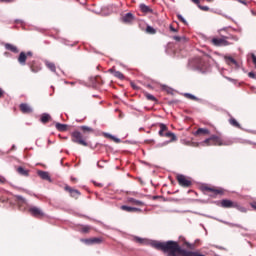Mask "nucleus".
Returning a JSON list of instances; mask_svg holds the SVG:
<instances>
[{
  "label": "nucleus",
  "instance_id": "nucleus-6",
  "mask_svg": "<svg viewBox=\"0 0 256 256\" xmlns=\"http://www.w3.org/2000/svg\"><path fill=\"white\" fill-rule=\"evenodd\" d=\"M176 180L178 182V185H180V187L189 188L193 185L191 178H188L187 176L182 175V174H178L176 176Z\"/></svg>",
  "mask_w": 256,
  "mask_h": 256
},
{
  "label": "nucleus",
  "instance_id": "nucleus-54",
  "mask_svg": "<svg viewBox=\"0 0 256 256\" xmlns=\"http://www.w3.org/2000/svg\"><path fill=\"white\" fill-rule=\"evenodd\" d=\"M215 0H206V3H213Z\"/></svg>",
  "mask_w": 256,
  "mask_h": 256
},
{
  "label": "nucleus",
  "instance_id": "nucleus-4",
  "mask_svg": "<svg viewBox=\"0 0 256 256\" xmlns=\"http://www.w3.org/2000/svg\"><path fill=\"white\" fill-rule=\"evenodd\" d=\"M202 191L210 193V197H217V195H225V189L215 186L204 185L202 186Z\"/></svg>",
  "mask_w": 256,
  "mask_h": 256
},
{
  "label": "nucleus",
  "instance_id": "nucleus-25",
  "mask_svg": "<svg viewBox=\"0 0 256 256\" xmlns=\"http://www.w3.org/2000/svg\"><path fill=\"white\" fill-rule=\"evenodd\" d=\"M46 67L52 71V73H55L57 71V67L55 66V63L46 61L45 62Z\"/></svg>",
  "mask_w": 256,
  "mask_h": 256
},
{
  "label": "nucleus",
  "instance_id": "nucleus-51",
  "mask_svg": "<svg viewBox=\"0 0 256 256\" xmlns=\"http://www.w3.org/2000/svg\"><path fill=\"white\" fill-rule=\"evenodd\" d=\"M192 1L195 3V5H199V3H201L200 0H192Z\"/></svg>",
  "mask_w": 256,
  "mask_h": 256
},
{
  "label": "nucleus",
  "instance_id": "nucleus-41",
  "mask_svg": "<svg viewBox=\"0 0 256 256\" xmlns=\"http://www.w3.org/2000/svg\"><path fill=\"white\" fill-rule=\"evenodd\" d=\"M199 9H201V11H209V7L208 6H202V5H198Z\"/></svg>",
  "mask_w": 256,
  "mask_h": 256
},
{
  "label": "nucleus",
  "instance_id": "nucleus-46",
  "mask_svg": "<svg viewBox=\"0 0 256 256\" xmlns=\"http://www.w3.org/2000/svg\"><path fill=\"white\" fill-rule=\"evenodd\" d=\"M170 31H172V33H177V29H175L173 25H170Z\"/></svg>",
  "mask_w": 256,
  "mask_h": 256
},
{
  "label": "nucleus",
  "instance_id": "nucleus-56",
  "mask_svg": "<svg viewBox=\"0 0 256 256\" xmlns=\"http://www.w3.org/2000/svg\"><path fill=\"white\" fill-rule=\"evenodd\" d=\"M101 79V76H96V81H99Z\"/></svg>",
  "mask_w": 256,
  "mask_h": 256
},
{
  "label": "nucleus",
  "instance_id": "nucleus-43",
  "mask_svg": "<svg viewBox=\"0 0 256 256\" xmlns=\"http://www.w3.org/2000/svg\"><path fill=\"white\" fill-rule=\"evenodd\" d=\"M248 77H250V79H256V75L254 72H249Z\"/></svg>",
  "mask_w": 256,
  "mask_h": 256
},
{
  "label": "nucleus",
  "instance_id": "nucleus-3",
  "mask_svg": "<svg viewBox=\"0 0 256 256\" xmlns=\"http://www.w3.org/2000/svg\"><path fill=\"white\" fill-rule=\"evenodd\" d=\"M203 144L206 147H209L211 145H217L219 147H222V146L232 145L233 142L227 141V140H222L221 137H219L217 135H212L210 138L205 139L203 141Z\"/></svg>",
  "mask_w": 256,
  "mask_h": 256
},
{
  "label": "nucleus",
  "instance_id": "nucleus-19",
  "mask_svg": "<svg viewBox=\"0 0 256 256\" xmlns=\"http://www.w3.org/2000/svg\"><path fill=\"white\" fill-rule=\"evenodd\" d=\"M14 201H16V203H18V205H27V200L25 198H23V196L15 195Z\"/></svg>",
  "mask_w": 256,
  "mask_h": 256
},
{
  "label": "nucleus",
  "instance_id": "nucleus-27",
  "mask_svg": "<svg viewBox=\"0 0 256 256\" xmlns=\"http://www.w3.org/2000/svg\"><path fill=\"white\" fill-rule=\"evenodd\" d=\"M211 133L209 129L207 128H199L196 132L195 135H209Z\"/></svg>",
  "mask_w": 256,
  "mask_h": 256
},
{
  "label": "nucleus",
  "instance_id": "nucleus-23",
  "mask_svg": "<svg viewBox=\"0 0 256 256\" xmlns=\"http://www.w3.org/2000/svg\"><path fill=\"white\" fill-rule=\"evenodd\" d=\"M128 203H132V205H138V207H143V205H145V203L135 198H128Z\"/></svg>",
  "mask_w": 256,
  "mask_h": 256
},
{
  "label": "nucleus",
  "instance_id": "nucleus-49",
  "mask_svg": "<svg viewBox=\"0 0 256 256\" xmlns=\"http://www.w3.org/2000/svg\"><path fill=\"white\" fill-rule=\"evenodd\" d=\"M0 183H5V177L0 176Z\"/></svg>",
  "mask_w": 256,
  "mask_h": 256
},
{
  "label": "nucleus",
  "instance_id": "nucleus-42",
  "mask_svg": "<svg viewBox=\"0 0 256 256\" xmlns=\"http://www.w3.org/2000/svg\"><path fill=\"white\" fill-rule=\"evenodd\" d=\"M131 213H139V212H141V209H139V208H135V207H131Z\"/></svg>",
  "mask_w": 256,
  "mask_h": 256
},
{
  "label": "nucleus",
  "instance_id": "nucleus-24",
  "mask_svg": "<svg viewBox=\"0 0 256 256\" xmlns=\"http://www.w3.org/2000/svg\"><path fill=\"white\" fill-rule=\"evenodd\" d=\"M140 11H142V13H153V9L145 4H140Z\"/></svg>",
  "mask_w": 256,
  "mask_h": 256
},
{
  "label": "nucleus",
  "instance_id": "nucleus-52",
  "mask_svg": "<svg viewBox=\"0 0 256 256\" xmlns=\"http://www.w3.org/2000/svg\"><path fill=\"white\" fill-rule=\"evenodd\" d=\"M239 3H242V5H247V2H245V0H238Z\"/></svg>",
  "mask_w": 256,
  "mask_h": 256
},
{
  "label": "nucleus",
  "instance_id": "nucleus-11",
  "mask_svg": "<svg viewBox=\"0 0 256 256\" xmlns=\"http://www.w3.org/2000/svg\"><path fill=\"white\" fill-rule=\"evenodd\" d=\"M82 243H86V245H99L103 243V239L101 238H89V239H83Z\"/></svg>",
  "mask_w": 256,
  "mask_h": 256
},
{
  "label": "nucleus",
  "instance_id": "nucleus-26",
  "mask_svg": "<svg viewBox=\"0 0 256 256\" xmlns=\"http://www.w3.org/2000/svg\"><path fill=\"white\" fill-rule=\"evenodd\" d=\"M30 69L32 73H39L41 66L37 65L35 62L30 63Z\"/></svg>",
  "mask_w": 256,
  "mask_h": 256
},
{
  "label": "nucleus",
  "instance_id": "nucleus-17",
  "mask_svg": "<svg viewBox=\"0 0 256 256\" xmlns=\"http://www.w3.org/2000/svg\"><path fill=\"white\" fill-rule=\"evenodd\" d=\"M135 19V17L133 16L132 13H127L125 14V16H123L122 20L124 23H133V20Z\"/></svg>",
  "mask_w": 256,
  "mask_h": 256
},
{
  "label": "nucleus",
  "instance_id": "nucleus-10",
  "mask_svg": "<svg viewBox=\"0 0 256 256\" xmlns=\"http://www.w3.org/2000/svg\"><path fill=\"white\" fill-rule=\"evenodd\" d=\"M19 109L24 115H30V113H33V108L27 103L20 104Z\"/></svg>",
  "mask_w": 256,
  "mask_h": 256
},
{
  "label": "nucleus",
  "instance_id": "nucleus-14",
  "mask_svg": "<svg viewBox=\"0 0 256 256\" xmlns=\"http://www.w3.org/2000/svg\"><path fill=\"white\" fill-rule=\"evenodd\" d=\"M38 176L41 177L44 181H51V176H49V172L39 170L37 172Z\"/></svg>",
  "mask_w": 256,
  "mask_h": 256
},
{
  "label": "nucleus",
  "instance_id": "nucleus-7",
  "mask_svg": "<svg viewBox=\"0 0 256 256\" xmlns=\"http://www.w3.org/2000/svg\"><path fill=\"white\" fill-rule=\"evenodd\" d=\"M211 43L215 47H227V45H230V43L227 41V37L213 38Z\"/></svg>",
  "mask_w": 256,
  "mask_h": 256
},
{
  "label": "nucleus",
  "instance_id": "nucleus-5",
  "mask_svg": "<svg viewBox=\"0 0 256 256\" xmlns=\"http://www.w3.org/2000/svg\"><path fill=\"white\" fill-rule=\"evenodd\" d=\"M28 213H30L32 217H35V219H44L45 217V212L43 209L37 206H29Z\"/></svg>",
  "mask_w": 256,
  "mask_h": 256
},
{
  "label": "nucleus",
  "instance_id": "nucleus-44",
  "mask_svg": "<svg viewBox=\"0 0 256 256\" xmlns=\"http://www.w3.org/2000/svg\"><path fill=\"white\" fill-rule=\"evenodd\" d=\"M252 63L255 65V68H256V56H255V54H252Z\"/></svg>",
  "mask_w": 256,
  "mask_h": 256
},
{
  "label": "nucleus",
  "instance_id": "nucleus-37",
  "mask_svg": "<svg viewBox=\"0 0 256 256\" xmlns=\"http://www.w3.org/2000/svg\"><path fill=\"white\" fill-rule=\"evenodd\" d=\"M120 209H121L122 211H126L127 213H131V211H132L131 206H126V205H122V206L120 207Z\"/></svg>",
  "mask_w": 256,
  "mask_h": 256
},
{
  "label": "nucleus",
  "instance_id": "nucleus-20",
  "mask_svg": "<svg viewBox=\"0 0 256 256\" xmlns=\"http://www.w3.org/2000/svg\"><path fill=\"white\" fill-rule=\"evenodd\" d=\"M164 137H168V139H170V141H168V143H173V142L177 141V136L173 132H166L164 134Z\"/></svg>",
  "mask_w": 256,
  "mask_h": 256
},
{
  "label": "nucleus",
  "instance_id": "nucleus-34",
  "mask_svg": "<svg viewBox=\"0 0 256 256\" xmlns=\"http://www.w3.org/2000/svg\"><path fill=\"white\" fill-rule=\"evenodd\" d=\"M146 33H149V35H155V33H157V30H155V28H153L151 26H147Z\"/></svg>",
  "mask_w": 256,
  "mask_h": 256
},
{
  "label": "nucleus",
  "instance_id": "nucleus-12",
  "mask_svg": "<svg viewBox=\"0 0 256 256\" xmlns=\"http://www.w3.org/2000/svg\"><path fill=\"white\" fill-rule=\"evenodd\" d=\"M207 59H209V57L204 56L202 58H198L197 59V68L198 69H205V67H207Z\"/></svg>",
  "mask_w": 256,
  "mask_h": 256
},
{
  "label": "nucleus",
  "instance_id": "nucleus-1",
  "mask_svg": "<svg viewBox=\"0 0 256 256\" xmlns=\"http://www.w3.org/2000/svg\"><path fill=\"white\" fill-rule=\"evenodd\" d=\"M151 245L152 247H154V249H157L158 251H163V253H167L168 256H205L203 254H200L199 252H191L185 249H181L179 243L175 241H154L151 243Z\"/></svg>",
  "mask_w": 256,
  "mask_h": 256
},
{
  "label": "nucleus",
  "instance_id": "nucleus-21",
  "mask_svg": "<svg viewBox=\"0 0 256 256\" xmlns=\"http://www.w3.org/2000/svg\"><path fill=\"white\" fill-rule=\"evenodd\" d=\"M18 63H20V65H25V63H27V54H25V52L20 53Z\"/></svg>",
  "mask_w": 256,
  "mask_h": 256
},
{
  "label": "nucleus",
  "instance_id": "nucleus-36",
  "mask_svg": "<svg viewBox=\"0 0 256 256\" xmlns=\"http://www.w3.org/2000/svg\"><path fill=\"white\" fill-rule=\"evenodd\" d=\"M89 231H91L90 226H81L80 228V233H89Z\"/></svg>",
  "mask_w": 256,
  "mask_h": 256
},
{
  "label": "nucleus",
  "instance_id": "nucleus-39",
  "mask_svg": "<svg viewBox=\"0 0 256 256\" xmlns=\"http://www.w3.org/2000/svg\"><path fill=\"white\" fill-rule=\"evenodd\" d=\"M234 209H238V211H241V213H246L247 209H245V207L240 206L237 204V206H234Z\"/></svg>",
  "mask_w": 256,
  "mask_h": 256
},
{
  "label": "nucleus",
  "instance_id": "nucleus-38",
  "mask_svg": "<svg viewBox=\"0 0 256 256\" xmlns=\"http://www.w3.org/2000/svg\"><path fill=\"white\" fill-rule=\"evenodd\" d=\"M136 243H140V245H145L147 243V240L143 238L136 237L135 238Z\"/></svg>",
  "mask_w": 256,
  "mask_h": 256
},
{
  "label": "nucleus",
  "instance_id": "nucleus-28",
  "mask_svg": "<svg viewBox=\"0 0 256 256\" xmlns=\"http://www.w3.org/2000/svg\"><path fill=\"white\" fill-rule=\"evenodd\" d=\"M144 96L146 97V99L148 101H153L154 103H157V98L155 96H153L152 94H150L149 92H145Z\"/></svg>",
  "mask_w": 256,
  "mask_h": 256
},
{
  "label": "nucleus",
  "instance_id": "nucleus-16",
  "mask_svg": "<svg viewBox=\"0 0 256 256\" xmlns=\"http://www.w3.org/2000/svg\"><path fill=\"white\" fill-rule=\"evenodd\" d=\"M4 47L7 49V51H11L12 53H19V49L13 44L6 43Z\"/></svg>",
  "mask_w": 256,
  "mask_h": 256
},
{
  "label": "nucleus",
  "instance_id": "nucleus-18",
  "mask_svg": "<svg viewBox=\"0 0 256 256\" xmlns=\"http://www.w3.org/2000/svg\"><path fill=\"white\" fill-rule=\"evenodd\" d=\"M228 123H230L232 127H235L236 129H241V124H239L237 119H235L233 116H230Z\"/></svg>",
  "mask_w": 256,
  "mask_h": 256
},
{
  "label": "nucleus",
  "instance_id": "nucleus-47",
  "mask_svg": "<svg viewBox=\"0 0 256 256\" xmlns=\"http://www.w3.org/2000/svg\"><path fill=\"white\" fill-rule=\"evenodd\" d=\"M3 95H5V91H3V89L0 88V99L3 97Z\"/></svg>",
  "mask_w": 256,
  "mask_h": 256
},
{
  "label": "nucleus",
  "instance_id": "nucleus-2",
  "mask_svg": "<svg viewBox=\"0 0 256 256\" xmlns=\"http://www.w3.org/2000/svg\"><path fill=\"white\" fill-rule=\"evenodd\" d=\"M80 129L82 133L78 130L71 133V141L77 145H82V147H89V144L87 143V134L95 133V130L89 126H80Z\"/></svg>",
  "mask_w": 256,
  "mask_h": 256
},
{
  "label": "nucleus",
  "instance_id": "nucleus-40",
  "mask_svg": "<svg viewBox=\"0 0 256 256\" xmlns=\"http://www.w3.org/2000/svg\"><path fill=\"white\" fill-rule=\"evenodd\" d=\"M177 18L179 19V21H181L182 23L186 24L187 21H185V18H183V16L181 14L177 15Z\"/></svg>",
  "mask_w": 256,
  "mask_h": 256
},
{
  "label": "nucleus",
  "instance_id": "nucleus-15",
  "mask_svg": "<svg viewBox=\"0 0 256 256\" xmlns=\"http://www.w3.org/2000/svg\"><path fill=\"white\" fill-rule=\"evenodd\" d=\"M17 173L19 175H22V177H29V170L25 169L24 167L22 166H19L17 169H16Z\"/></svg>",
  "mask_w": 256,
  "mask_h": 256
},
{
  "label": "nucleus",
  "instance_id": "nucleus-29",
  "mask_svg": "<svg viewBox=\"0 0 256 256\" xmlns=\"http://www.w3.org/2000/svg\"><path fill=\"white\" fill-rule=\"evenodd\" d=\"M159 127H160V131H159L160 137H165V131H167V129H168L167 125L160 124Z\"/></svg>",
  "mask_w": 256,
  "mask_h": 256
},
{
  "label": "nucleus",
  "instance_id": "nucleus-9",
  "mask_svg": "<svg viewBox=\"0 0 256 256\" xmlns=\"http://www.w3.org/2000/svg\"><path fill=\"white\" fill-rule=\"evenodd\" d=\"M220 207H223V209H234V207H237V202H233L231 200L223 199L220 202Z\"/></svg>",
  "mask_w": 256,
  "mask_h": 256
},
{
  "label": "nucleus",
  "instance_id": "nucleus-33",
  "mask_svg": "<svg viewBox=\"0 0 256 256\" xmlns=\"http://www.w3.org/2000/svg\"><path fill=\"white\" fill-rule=\"evenodd\" d=\"M184 97H186V99H190L191 101H199V98H197L193 94L186 93V94H184Z\"/></svg>",
  "mask_w": 256,
  "mask_h": 256
},
{
  "label": "nucleus",
  "instance_id": "nucleus-45",
  "mask_svg": "<svg viewBox=\"0 0 256 256\" xmlns=\"http://www.w3.org/2000/svg\"><path fill=\"white\" fill-rule=\"evenodd\" d=\"M1 3H13L15 0H0Z\"/></svg>",
  "mask_w": 256,
  "mask_h": 256
},
{
  "label": "nucleus",
  "instance_id": "nucleus-32",
  "mask_svg": "<svg viewBox=\"0 0 256 256\" xmlns=\"http://www.w3.org/2000/svg\"><path fill=\"white\" fill-rule=\"evenodd\" d=\"M104 137H106V139H111L115 143H119V141H120L118 138H116L115 136H113V135H111L109 133H105Z\"/></svg>",
  "mask_w": 256,
  "mask_h": 256
},
{
  "label": "nucleus",
  "instance_id": "nucleus-13",
  "mask_svg": "<svg viewBox=\"0 0 256 256\" xmlns=\"http://www.w3.org/2000/svg\"><path fill=\"white\" fill-rule=\"evenodd\" d=\"M108 73H112V75H114V77H116V79H120L121 81H123V79H125V75H123V73H121L120 71L115 70V68L109 69Z\"/></svg>",
  "mask_w": 256,
  "mask_h": 256
},
{
  "label": "nucleus",
  "instance_id": "nucleus-30",
  "mask_svg": "<svg viewBox=\"0 0 256 256\" xmlns=\"http://www.w3.org/2000/svg\"><path fill=\"white\" fill-rule=\"evenodd\" d=\"M173 39L178 43H186L187 41V38L185 36H174Z\"/></svg>",
  "mask_w": 256,
  "mask_h": 256
},
{
  "label": "nucleus",
  "instance_id": "nucleus-48",
  "mask_svg": "<svg viewBox=\"0 0 256 256\" xmlns=\"http://www.w3.org/2000/svg\"><path fill=\"white\" fill-rule=\"evenodd\" d=\"M27 57H33V52H27V53H26V58H27Z\"/></svg>",
  "mask_w": 256,
  "mask_h": 256
},
{
  "label": "nucleus",
  "instance_id": "nucleus-50",
  "mask_svg": "<svg viewBox=\"0 0 256 256\" xmlns=\"http://www.w3.org/2000/svg\"><path fill=\"white\" fill-rule=\"evenodd\" d=\"M251 207H252V209H254V210L256 211V202H253V203L251 204Z\"/></svg>",
  "mask_w": 256,
  "mask_h": 256
},
{
  "label": "nucleus",
  "instance_id": "nucleus-31",
  "mask_svg": "<svg viewBox=\"0 0 256 256\" xmlns=\"http://www.w3.org/2000/svg\"><path fill=\"white\" fill-rule=\"evenodd\" d=\"M55 127H56L57 131H66L67 130L66 124L56 123Z\"/></svg>",
  "mask_w": 256,
  "mask_h": 256
},
{
  "label": "nucleus",
  "instance_id": "nucleus-8",
  "mask_svg": "<svg viewBox=\"0 0 256 256\" xmlns=\"http://www.w3.org/2000/svg\"><path fill=\"white\" fill-rule=\"evenodd\" d=\"M64 191H67V193H69L74 199H79V197H81V192L77 189L71 188L69 185L64 187Z\"/></svg>",
  "mask_w": 256,
  "mask_h": 256
},
{
  "label": "nucleus",
  "instance_id": "nucleus-22",
  "mask_svg": "<svg viewBox=\"0 0 256 256\" xmlns=\"http://www.w3.org/2000/svg\"><path fill=\"white\" fill-rule=\"evenodd\" d=\"M40 121L44 125L49 123L51 121V115H49L47 113L42 114L41 117H40Z\"/></svg>",
  "mask_w": 256,
  "mask_h": 256
},
{
  "label": "nucleus",
  "instance_id": "nucleus-55",
  "mask_svg": "<svg viewBox=\"0 0 256 256\" xmlns=\"http://www.w3.org/2000/svg\"><path fill=\"white\" fill-rule=\"evenodd\" d=\"M147 143H155L153 140H147Z\"/></svg>",
  "mask_w": 256,
  "mask_h": 256
},
{
  "label": "nucleus",
  "instance_id": "nucleus-35",
  "mask_svg": "<svg viewBox=\"0 0 256 256\" xmlns=\"http://www.w3.org/2000/svg\"><path fill=\"white\" fill-rule=\"evenodd\" d=\"M226 61H227L228 65H237V60L234 59L233 57H227Z\"/></svg>",
  "mask_w": 256,
  "mask_h": 256
},
{
  "label": "nucleus",
  "instance_id": "nucleus-53",
  "mask_svg": "<svg viewBox=\"0 0 256 256\" xmlns=\"http://www.w3.org/2000/svg\"><path fill=\"white\" fill-rule=\"evenodd\" d=\"M72 183H77V178L71 177Z\"/></svg>",
  "mask_w": 256,
  "mask_h": 256
}]
</instances>
